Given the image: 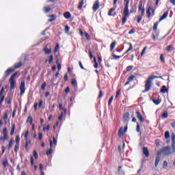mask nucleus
Instances as JSON below:
<instances>
[{
    "label": "nucleus",
    "mask_w": 175,
    "mask_h": 175,
    "mask_svg": "<svg viewBox=\"0 0 175 175\" xmlns=\"http://www.w3.org/2000/svg\"><path fill=\"white\" fill-rule=\"evenodd\" d=\"M125 5H124V8L123 11V17L122 19V25L125 24L126 23V20L129 18V0H124Z\"/></svg>",
    "instance_id": "nucleus-1"
},
{
    "label": "nucleus",
    "mask_w": 175,
    "mask_h": 175,
    "mask_svg": "<svg viewBox=\"0 0 175 175\" xmlns=\"http://www.w3.org/2000/svg\"><path fill=\"white\" fill-rule=\"evenodd\" d=\"M154 79H162V77H158L155 75L149 77L146 81L144 92H148V91L151 90V85L152 84V80H154Z\"/></svg>",
    "instance_id": "nucleus-2"
},
{
    "label": "nucleus",
    "mask_w": 175,
    "mask_h": 175,
    "mask_svg": "<svg viewBox=\"0 0 175 175\" xmlns=\"http://www.w3.org/2000/svg\"><path fill=\"white\" fill-rule=\"evenodd\" d=\"M138 12H141V15H139L137 16V23H140L142 21V19L143 18V16H144V13L146 12V10L144 9V8H143V3L142 1H140L139 4V7H138Z\"/></svg>",
    "instance_id": "nucleus-3"
},
{
    "label": "nucleus",
    "mask_w": 175,
    "mask_h": 175,
    "mask_svg": "<svg viewBox=\"0 0 175 175\" xmlns=\"http://www.w3.org/2000/svg\"><path fill=\"white\" fill-rule=\"evenodd\" d=\"M53 142L51 139L49 141L51 148L46 151V155H51V154H53V148H55V147L57 146V142L56 138L53 137Z\"/></svg>",
    "instance_id": "nucleus-4"
},
{
    "label": "nucleus",
    "mask_w": 175,
    "mask_h": 175,
    "mask_svg": "<svg viewBox=\"0 0 175 175\" xmlns=\"http://www.w3.org/2000/svg\"><path fill=\"white\" fill-rule=\"evenodd\" d=\"M16 76H17V72L13 74L10 78L9 83L10 85V90H14L16 87Z\"/></svg>",
    "instance_id": "nucleus-5"
},
{
    "label": "nucleus",
    "mask_w": 175,
    "mask_h": 175,
    "mask_svg": "<svg viewBox=\"0 0 175 175\" xmlns=\"http://www.w3.org/2000/svg\"><path fill=\"white\" fill-rule=\"evenodd\" d=\"M19 90L21 91L20 95L23 96L25 94V81H22L21 82Z\"/></svg>",
    "instance_id": "nucleus-6"
},
{
    "label": "nucleus",
    "mask_w": 175,
    "mask_h": 175,
    "mask_svg": "<svg viewBox=\"0 0 175 175\" xmlns=\"http://www.w3.org/2000/svg\"><path fill=\"white\" fill-rule=\"evenodd\" d=\"M117 2H118V0H113V8H111L108 12V16H112L113 17H114V16H116L115 14H113V12H114V10H116V9H117Z\"/></svg>",
    "instance_id": "nucleus-7"
},
{
    "label": "nucleus",
    "mask_w": 175,
    "mask_h": 175,
    "mask_svg": "<svg viewBox=\"0 0 175 175\" xmlns=\"http://www.w3.org/2000/svg\"><path fill=\"white\" fill-rule=\"evenodd\" d=\"M151 11H152V16H154L155 14V10L152 8L151 6L148 7L146 13L148 14V18H150L151 17Z\"/></svg>",
    "instance_id": "nucleus-8"
},
{
    "label": "nucleus",
    "mask_w": 175,
    "mask_h": 175,
    "mask_svg": "<svg viewBox=\"0 0 175 175\" xmlns=\"http://www.w3.org/2000/svg\"><path fill=\"white\" fill-rule=\"evenodd\" d=\"M161 152H162L164 155H170V154H172V152H170V147L166 146V147L163 148L161 150Z\"/></svg>",
    "instance_id": "nucleus-9"
},
{
    "label": "nucleus",
    "mask_w": 175,
    "mask_h": 175,
    "mask_svg": "<svg viewBox=\"0 0 175 175\" xmlns=\"http://www.w3.org/2000/svg\"><path fill=\"white\" fill-rule=\"evenodd\" d=\"M14 68H8L5 72V77H8L11 73H13L14 72Z\"/></svg>",
    "instance_id": "nucleus-10"
},
{
    "label": "nucleus",
    "mask_w": 175,
    "mask_h": 175,
    "mask_svg": "<svg viewBox=\"0 0 175 175\" xmlns=\"http://www.w3.org/2000/svg\"><path fill=\"white\" fill-rule=\"evenodd\" d=\"M99 0H96L92 7L94 12H96L99 9Z\"/></svg>",
    "instance_id": "nucleus-11"
},
{
    "label": "nucleus",
    "mask_w": 175,
    "mask_h": 175,
    "mask_svg": "<svg viewBox=\"0 0 175 175\" xmlns=\"http://www.w3.org/2000/svg\"><path fill=\"white\" fill-rule=\"evenodd\" d=\"M167 16H169V10H167L164 12V14H163V16L160 18L159 19V23H161V21H163V20H165V18H167Z\"/></svg>",
    "instance_id": "nucleus-12"
},
{
    "label": "nucleus",
    "mask_w": 175,
    "mask_h": 175,
    "mask_svg": "<svg viewBox=\"0 0 175 175\" xmlns=\"http://www.w3.org/2000/svg\"><path fill=\"white\" fill-rule=\"evenodd\" d=\"M143 154L145 155L146 158H148L150 157V152L148 151V148L147 147L143 148Z\"/></svg>",
    "instance_id": "nucleus-13"
},
{
    "label": "nucleus",
    "mask_w": 175,
    "mask_h": 175,
    "mask_svg": "<svg viewBox=\"0 0 175 175\" xmlns=\"http://www.w3.org/2000/svg\"><path fill=\"white\" fill-rule=\"evenodd\" d=\"M136 116H137V118H138L140 122H144V118H143V116H142V113H140V112L137 111Z\"/></svg>",
    "instance_id": "nucleus-14"
},
{
    "label": "nucleus",
    "mask_w": 175,
    "mask_h": 175,
    "mask_svg": "<svg viewBox=\"0 0 175 175\" xmlns=\"http://www.w3.org/2000/svg\"><path fill=\"white\" fill-rule=\"evenodd\" d=\"M123 121L124 122H129V113H124L123 116Z\"/></svg>",
    "instance_id": "nucleus-15"
},
{
    "label": "nucleus",
    "mask_w": 175,
    "mask_h": 175,
    "mask_svg": "<svg viewBox=\"0 0 175 175\" xmlns=\"http://www.w3.org/2000/svg\"><path fill=\"white\" fill-rule=\"evenodd\" d=\"M47 46H49V44H47L46 46L44 48V51L45 54L49 55L51 53V49L47 48Z\"/></svg>",
    "instance_id": "nucleus-16"
},
{
    "label": "nucleus",
    "mask_w": 175,
    "mask_h": 175,
    "mask_svg": "<svg viewBox=\"0 0 175 175\" xmlns=\"http://www.w3.org/2000/svg\"><path fill=\"white\" fill-rule=\"evenodd\" d=\"M64 18H66V20H69L72 17V14L69 12H66L64 14Z\"/></svg>",
    "instance_id": "nucleus-17"
},
{
    "label": "nucleus",
    "mask_w": 175,
    "mask_h": 175,
    "mask_svg": "<svg viewBox=\"0 0 175 175\" xmlns=\"http://www.w3.org/2000/svg\"><path fill=\"white\" fill-rule=\"evenodd\" d=\"M129 48L127 49V51L123 54V55H125V54H128L129 51H132L133 50V46L132 45V43H129Z\"/></svg>",
    "instance_id": "nucleus-18"
},
{
    "label": "nucleus",
    "mask_w": 175,
    "mask_h": 175,
    "mask_svg": "<svg viewBox=\"0 0 175 175\" xmlns=\"http://www.w3.org/2000/svg\"><path fill=\"white\" fill-rule=\"evenodd\" d=\"M168 90L166 88L165 85H163L162 87V88L160 90V92H161V94H166V92H167Z\"/></svg>",
    "instance_id": "nucleus-19"
},
{
    "label": "nucleus",
    "mask_w": 175,
    "mask_h": 175,
    "mask_svg": "<svg viewBox=\"0 0 175 175\" xmlns=\"http://www.w3.org/2000/svg\"><path fill=\"white\" fill-rule=\"evenodd\" d=\"M161 161V157L159 156H157L156 157L155 161H154V166L157 167L158 166V164L159 163V161Z\"/></svg>",
    "instance_id": "nucleus-20"
},
{
    "label": "nucleus",
    "mask_w": 175,
    "mask_h": 175,
    "mask_svg": "<svg viewBox=\"0 0 175 175\" xmlns=\"http://www.w3.org/2000/svg\"><path fill=\"white\" fill-rule=\"evenodd\" d=\"M118 133H119V136H120V137H121V136H124V133H125L124 132V128L120 127V129H119Z\"/></svg>",
    "instance_id": "nucleus-21"
},
{
    "label": "nucleus",
    "mask_w": 175,
    "mask_h": 175,
    "mask_svg": "<svg viewBox=\"0 0 175 175\" xmlns=\"http://www.w3.org/2000/svg\"><path fill=\"white\" fill-rule=\"evenodd\" d=\"M116 44H117V42L113 41L111 45H110V50L111 51H113V50H114V47H116Z\"/></svg>",
    "instance_id": "nucleus-22"
},
{
    "label": "nucleus",
    "mask_w": 175,
    "mask_h": 175,
    "mask_svg": "<svg viewBox=\"0 0 175 175\" xmlns=\"http://www.w3.org/2000/svg\"><path fill=\"white\" fill-rule=\"evenodd\" d=\"M14 129H16V124H12L10 133L11 136H13V135H14Z\"/></svg>",
    "instance_id": "nucleus-23"
},
{
    "label": "nucleus",
    "mask_w": 175,
    "mask_h": 175,
    "mask_svg": "<svg viewBox=\"0 0 175 175\" xmlns=\"http://www.w3.org/2000/svg\"><path fill=\"white\" fill-rule=\"evenodd\" d=\"M2 165L4 167V169L6 168V166H8V165H9V163L8 162V159H5V161H3Z\"/></svg>",
    "instance_id": "nucleus-24"
},
{
    "label": "nucleus",
    "mask_w": 175,
    "mask_h": 175,
    "mask_svg": "<svg viewBox=\"0 0 175 175\" xmlns=\"http://www.w3.org/2000/svg\"><path fill=\"white\" fill-rule=\"evenodd\" d=\"M49 17H51V18L49 19V22L51 23L53 21H55V16L54 14L50 15Z\"/></svg>",
    "instance_id": "nucleus-25"
},
{
    "label": "nucleus",
    "mask_w": 175,
    "mask_h": 175,
    "mask_svg": "<svg viewBox=\"0 0 175 175\" xmlns=\"http://www.w3.org/2000/svg\"><path fill=\"white\" fill-rule=\"evenodd\" d=\"M44 13H49L50 10H51V8L50 7L45 6L43 8Z\"/></svg>",
    "instance_id": "nucleus-26"
},
{
    "label": "nucleus",
    "mask_w": 175,
    "mask_h": 175,
    "mask_svg": "<svg viewBox=\"0 0 175 175\" xmlns=\"http://www.w3.org/2000/svg\"><path fill=\"white\" fill-rule=\"evenodd\" d=\"M83 5H84V1L82 0L81 1L79 2V4L78 5V9L79 10H81V9H83Z\"/></svg>",
    "instance_id": "nucleus-27"
},
{
    "label": "nucleus",
    "mask_w": 175,
    "mask_h": 175,
    "mask_svg": "<svg viewBox=\"0 0 175 175\" xmlns=\"http://www.w3.org/2000/svg\"><path fill=\"white\" fill-rule=\"evenodd\" d=\"M22 66H23V64H21V62H19L16 64H14V69H18V68H21Z\"/></svg>",
    "instance_id": "nucleus-28"
},
{
    "label": "nucleus",
    "mask_w": 175,
    "mask_h": 175,
    "mask_svg": "<svg viewBox=\"0 0 175 175\" xmlns=\"http://www.w3.org/2000/svg\"><path fill=\"white\" fill-rule=\"evenodd\" d=\"M13 146V139H11L8 144V150H10L12 147Z\"/></svg>",
    "instance_id": "nucleus-29"
},
{
    "label": "nucleus",
    "mask_w": 175,
    "mask_h": 175,
    "mask_svg": "<svg viewBox=\"0 0 175 175\" xmlns=\"http://www.w3.org/2000/svg\"><path fill=\"white\" fill-rule=\"evenodd\" d=\"M167 53H170V51H173V45H169L167 46Z\"/></svg>",
    "instance_id": "nucleus-30"
},
{
    "label": "nucleus",
    "mask_w": 175,
    "mask_h": 175,
    "mask_svg": "<svg viewBox=\"0 0 175 175\" xmlns=\"http://www.w3.org/2000/svg\"><path fill=\"white\" fill-rule=\"evenodd\" d=\"M71 84L73 85V87H77V81H76V79H73L71 81Z\"/></svg>",
    "instance_id": "nucleus-31"
},
{
    "label": "nucleus",
    "mask_w": 175,
    "mask_h": 175,
    "mask_svg": "<svg viewBox=\"0 0 175 175\" xmlns=\"http://www.w3.org/2000/svg\"><path fill=\"white\" fill-rule=\"evenodd\" d=\"M133 79H136V76L131 75L128 78V80L130 81V83H132V81H133Z\"/></svg>",
    "instance_id": "nucleus-32"
},
{
    "label": "nucleus",
    "mask_w": 175,
    "mask_h": 175,
    "mask_svg": "<svg viewBox=\"0 0 175 175\" xmlns=\"http://www.w3.org/2000/svg\"><path fill=\"white\" fill-rule=\"evenodd\" d=\"M58 50H59V44H57L55 46V48L53 51V53L55 54V53H57L58 51Z\"/></svg>",
    "instance_id": "nucleus-33"
},
{
    "label": "nucleus",
    "mask_w": 175,
    "mask_h": 175,
    "mask_svg": "<svg viewBox=\"0 0 175 175\" xmlns=\"http://www.w3.org/2000/svg\"><path fill=\"white\" fill-rule=\"evenodd\" d=\"M59 110H64V114H66V109L62 107V104H59Z\"/></svg>",
    "instance_id": "nucleus-34"
},
{
    "label": "nucleus",
    "mask_w": 175,
    "mask_h": 175,
    "mask_svg": "<svg viewBox=\"0 0 175 175\" xmlns=\"http://www.w3.org/2000/svg\"><path fill=\"white\" fill-rule=\"evenodd\" d=\"M53 61H54V57L51 55L49 56V64H53Z\"/></svg>",
    "instance_id": "nucleus-35"
},
{
    "label": "nucleus",
    "mask_w": 175,
    "mask_h": 175,
    "mask_svg": "<svg viewBox=\"0 0 175 175\" xmlns=\"http://www.w3.org/2000/svg\"><path fill=\"white\" fill-rule=\"evenodd\" d=\"M33 155L35 159H38V158H39V156L38 155V152H36V150H33Z\"/></svg>",
    "instance_id": "nucleus-36"
},
{
    "label": "nucleus",
    "mask_w": 175,
    "mask_h": 175,
    "mask_svg": "<svg viewBox=\"0 0 175 175\" xmlns=\"http://www.w3.org/2000/svg\"><path fill=\"white\" fill-rule=\"evenodd\" d=\"M169 137H170V133H169V131H165V139H169Z\"/></svg>",
    "instance_id": "nucleus-37"
},
{
    "label": "nucleus",
    "mask_w": 175,
    "mask_h": 175,
    "mask_svg": "<svg viewBox=\"0 0 175 175\" xmlns=\"http://www.w3.org/2000/svg\"><path fill=\"white\" fill-rule=\"evenodd\" d=\"M161 117H163V118H167L169 117V113L165 111L161 115Z\"/></svg>",
    "instance_id": "nucleus-38"
},
{
    "label": "nucleus",
    "mask_w": 175,
    "mask_h": 175,
    "mask_svg": "<svg viewBox=\"0 0 175 175\" xmlns=\"http://www.w3.org/2000/svg\"><path fill=\"white\" fill-rule=\"evenodd\" d=\"M158 24H159V23L157 22L154 23V26H153V31H157V29L158 28Z\"/></svg>",
    "instance_id": "nucleus-39"
},
{
    "label": "nucleus",
    "mask_w": 175,
    "mask_h": 175,
    "mask_svg": "<svg viewBox=\"0 0 175 175\" xmlns=\"http://www.w3.org/2000/svg\"><path fill=\"white\" fill-rule=\"evenodd\" d=\"M84 35L88 40H91V37L90 36V34H88V33L85 32Z\"/></svg>",
    "instance_id": "nucleus-40"
},
{
    "label": "nucleus",
    "mask_w": 175,
    "mask_h": 175,
    "mask_svg": "<svg viewBox=\"0 0 175 175\" xmlns=\"http://www.w3.org/2000/svg\"><path fill=\"white\" fill-rule=\"evenodd\" d=\"M132 69H133V66H129L126 67V70L127 72H131V70H132Z\"/></svg>",
    "instance_id": "nucleus-41"
},
{
    "label": "nucleus",
    "mask_w": 175,
    "mask_h": 175,
    "mask_svg": "<svg viewBox=\"0 0 175 175\" xmlns=\"http://www.w3.org/2000/svg\"><path fill=\"white\" fill-rule=\"evenodd\" d=\"M18 148H20V145L16 144L14 146V152H17L18 151Z\"/></svg>",
    "instance_id": "nucleus-42"
},
{
    "label": "nucleus",
    "mask_w": 175,
    "mask_h": 175,
    "mask_svg": "<svg viewBox=\"0 0 175 175\" xmlns=\"http://www.w3.org/2000/svg\"><path fill=\"white\" fill-rule=\"evenodd\" d=\"M15 142H16V144L20 145V137L16 136V137Z\"/></svg>",
    "instance_id": "nucleus-43"
},
{
    "label": "nucleus",
    "mask_w": 175,
    "mask_h": 175,
    "mask_svg": "<svg viewBox=\"0 0 175 175\" xmlns=\"http://www.w3.org/2000/svg\"><path fill=\"white\" fill-rule=\"evenodd\" d=\"M153 103H154V105H159V103H161V100L160 99H157V100H154Z\"/></svg>",
    "instance_id": "nucleus-44"
},
{
    "label": "nucleus",
    "mask_w": 175,
    "mask_h": 175,
    "mask_svg": "<svg viewBox=\"0 0 175 175\" xmlns=\"http://www.w3.org/2000/svg\"><path fill=\"white\" fill-rule=\"evenodd\" d=\"M70 29V27H69V26H68V25L65 26L64 31H65L66 33H68V32H69Z\"/></svg>",
    "instance_id": "nucleus-45"
},
{
    "label": "nucleus",
    "mask_w": 175,
    "mask_h": 175,
    "mask_svg": "<svg viewBox=\"0 0 175 175\" xmlns=\"http://www.w3.org/2000/svg\"><path fill=\"white\" fill-rule=\"evenodd\" d=\"M172 152L175 154V142H172Z\"/></svg>",
    "instance_id": "nucleus-46"
},
{
    "label": "nucleus",
    "mask_w": 175,
    "mask_h": 175,
    "mask_svg": "<svg viewBox=\"0 0 175 175\" xmlns=\"http://www.w3.org/2000/svg\"><path fill=\"white\" fill-rule=\"evenodd\" d=\"M29 135V131H27L25 134V139L27 141L28 140V135Z\"/></svg>",
    "instance_id": "nucleus-47"
},
{
    "label": "nucleus",
    "mask_w": 175,
    "mask_h": 175,
    "mask_svg": "<svg viewBox=\"0 0 175 175\" xmlns=\"http://www.w3.org/2000/svg\"><path fill=\"white\" fill-rule=\"evenodd\" d=\"M43 131H44V132L46 131H50V125H47L46 126H44L43 128Z\"/></svg>",
    "instance_id": "nucleus-48"
},
{
    "label": "nucleus",
    "mask_w": 175,
    "mask_h": 175,
    "mask_svg": "<svg viewBox=\"0 0 175 175\" xmlns=\"http://www.w3.org/2000/svg\"><path fill=\"white\" fill-rule=\"evenodd\" d=\"M0 140H8V134L3 135V138L1 137Z\"/></svg>",
    "instance_id": "nucleus-49"
},
{
    "label": "nucleus",
    "mask_w": 175,
    "mask_h": 175,
    "mask_svg": "<svg viewBox=\"0 0 175 175\" xmlns=\"http://www.w3.org/2000/svg\"><path fill=\"white\" fill-rule=\"evenodd\" d=\"M5 100V96H0V104L2 105V103Z\"/></svg>",
    "instance_id": "nucleus-50"
},
{
    "label": "nucleus",
    "mask_w": 175,
    "mask_h": 175,
    "mask_svg": "<svg viewBox=\"0 0 175 175\" xmlns=\"http://www.w3.org/2000/svg\"><path fill=\"white\" fill-rule=\"evenodd\" d=\"M113 57L115 59H120V58H122V56H118L116 55H113Z\"/></svg>",
    "instance_id": "nucleus-51"
},
{
    "label": "nucleus",
    "mask_w": 175,
    "mask_h": 175,
    "mask_svg": "<svg viewBox=\"0 0 175 175\" xmlns=\"http://www.w3.org/2000/svg\"><path fill=\"white\" fill-rule=\"evenodd\" d=\"M79 64L81 69L85 70V68H84V66H83V64L81 63V62H79Z\"/></svg>",
    "instance_id": "nucleus-52"
},
{
    "label": "nucleus",
    "mask_w": 175,
    "mask_h": 175,
    "mask_svg": "<svg viewBox=\"0 0 175 175\" xmlns=\"http://www.w3.org/2000/svg\"><path fill=\"white\" fill-rule=\"evenodd\" d=\"M137 132H140V124L139 123H137V129H136Z\"/></svg>",
    "instance_id": "nucleus-53"
},
{
    "label": "nucleus",
    "mask_w": 175,
    "mask_h": 175,
    "mask_svg": "<svg viewBox=\"0 0 175 175\" xmlns=\"http://www.w3.org/2000/svg\"><path fill=\"white\" fill-rule=\"evenodd\" d=\"M38 139L39 140H41L42 139H43V134H42V133H38Z\"/></svg>",
    "instance_id": "nucleus-54"
},
{
    "label": "nucleus",
    "mask_w": 175,
    "mask_h": 175,
    "mask_svg": "<svg viewBox=\"0 0 175 175\" xmlns=\"http://www.w3.org/2000/svg\"><path fill=\"white\" fill-rule=\"evenodd\" d=\"M5 146H2L1 147V155H3V154H5Z\"/></svg>",
    "instance_id": "nucleus-55"
},
{
    "label": "nucleus",
    "mask_w": 175,
    "mask_h": 175,
    "mask_svg": "<svg viewBox=\"0 0 175 175\" xmlns=\"http://www.w3.org/2000/svg\"><path fill=\"white\" fill-rule=\"evenodd\" d=\"M27 121V122H29L30 124H32V117L29 116Z\"/></svg>",
    "instance_id": "nucleus-56"
},
{
    "label": "nucleus",
    "mask_w": 175,
    "mask_h": 175,
    "mask_svg": "<svg viewBox=\"0 0 175 175\" xmlns=\"http://www.w3.org/2000/svg\"><path fill=\"white\" fill-rule=\"evenodd\" d=\"M64 114H65L64 112L62 113L61 115L59 116V121L62 120V118H64Z\"/></svg>",
    "instance_id": "nucleus-57"
},
{
    "label": "nucleus",
    "mask_w": 175,
    "mask_h": 175,
    "mask_svg": "<svg viewBox=\"0 0 175 175\" xmlns=\"http://www.w3.org/2000/svg\"><path fill=\"white\" fill-rule=\"evenodd\" d=\"M3 135H8V129L6 128L3 129Z\"/></svg>",
    "instance_id": "nucleus-58"
},
{
    "label": "nucleus",
    "mask_w": 175,
    "mask_h": 175,
    "mask_svg": "<svg viewBox=\"0 0 175 175\" xmlns=\"http://www.w3.org/2000/svg\"><path fill=\"white\" fill-rule=\"evenodd\" d=\"M113 97L111 96L109 100V102H108V105H111V102H113Z\"/></svg>",
    "instance_id": "nucleus-59"
},
{
    "label": "nucleus",
    "mask_w": 175,
    "mask_h": 175,
    "mask_svg": "<svg viewBox=\"0 0 175 175\" xmlns=\"http://www.w3.org/2000/svg\"><path fill=\"white\" fill-rule=\"evenodd\" d=\"M160 60L161 62H165V59L163 58V55L162 54L160 55Z\"/></svg>",
    "instance_id": "nucleus-60"
},
{
    "label": "nucleus",
    "mask_w": 175,
    "mask_h": 175,
    "mask_svg": "<svg viewBox=\"0 0 175 175\" xmlns=\"http://www.w3.org/2000/svg\"><path fill=\"white\" fill-rule=\"evenodd\" d=\"M163 167L164 169L167 167V161H163Z\"/></svg>",
    "instance_id": "nucleus-61"
},
{
    "label": "nucleus",
    "mask_w": 175,
    "mask_h": 175,
    "mask_svg": "<svg viewBox=\"0 0 175 175\" xmlns=\"http://www.w3.org/2000/svg\"><path fill=\"white\" fill-rule=\"evenodd\" d=\"M42 90H45L46 88V82H44L42 85V87H41Z\"/></svg>",
    "instance_id": "nucleus-62"
},
{
    "label": "nucleus",
    "mask_w": 175,
    "mask_h": 175,
    "mask_svg": "<svg viewBox=\"0 0 175 175\" xmlns=\"http://www.w3.org/2000/svg\"><path fill=\"white\" fill-rule=\"evenodd\" d=\"M172 142H175V135L174 134H172Z\"/></svg>",
    "instance_id": "nucleus-63"
},
{
    "label": "nucleus",
    "mask_w": 175,
    "mask_h": 175,
    "mask_svg": "<svg viewBox=\"0 0 175 175\" xmlns=\"http://www.w3.org/2000/svg\"><path fill=\"white\" fill-rule=\"evenodd\" d=\"M132 33H135V29H133L129 31V35H132Z\"/></svg>",
    "instance_id": "nucleus-64"
}]
</instances>
